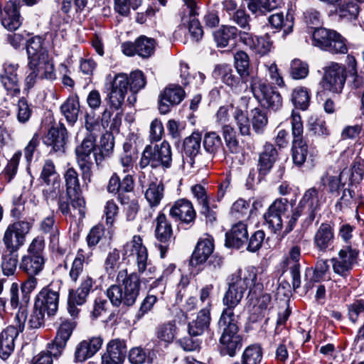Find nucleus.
Wrapping results in <instances>:
<instances>
[{"label": "nucleus", "mask_w": 364, "mask_h": 364, "mask_svg": "<svg viewBox=\"0 0 364 364\" xmlns=\"http://www.w3.org/2000/svg\"><path fill=\"white\" fill-rule=\"evenodd\" d=\"M250 212V203L244 199L240 198L232 205L230 213L235 218H240L247 216Z\"/></svg>", "instance_id": "nucleus-64"}, {"label": "nucleus", "mask_w": 364, "mask_h": 364, "mask_svg": "<svg viewBox=\"0 0 364 364\" xmlns=\"http://www.w3.org/2000/svg\"><path fill=\"white\" fill-rule=\"evenodd\" d=\"M290 73L294 79L305 78L309 73V66L299 59H294L291 63Z\"/></svg>", "instance_id": "nucleus-60"}, {"label": "nucleus", "mask_w": 364, "mask_h": 364, "mask_svg": "<svg viewBox=\"0 0 364 364\" xmlns=\"http://www.w3.org/2000/svg\"><path fill=\"white\" fill-rule=\"evenodd\" d=\"M309 131L318 136L328 135V130L323 119L316 117H311L308 121Z\"/></svg>", "instance_id": "nucleus-63"}, {"label": "nucleus", "mask_w": 364, "mask_h": 364, "mask_svg": "<svg viewBox=\"0 0 364 364\" xmlns=\"http://www.w3.org/2000/svg\"><path fill=\"white\" fill-rule=\"evenodd\" d=\"M323 199V189L321 186L318 188H311L305 191L297 207L308 214L309 223L315 219V214L321 207Z\"/></svg>", "instance_id": "nucleus-12"}, {"label": "nucleus", "mask_w": 364, "mask_h": 364, "mask_svg": "<svg viewBox=\"0 0 364 364\" xmlns=\"http://www.w3.org/2000/svg\"><path fill=\"white\" fill-rule=\"evenodd\" d=\"M261 280L254 267L240 270L232 276L229 288L223 299L226 307L223 309L218 322L220 328H223L220 342L230 356H234L237 349L242 346V338L237 333L238 316L235 314L234 309L240 303L247 289L250 290L248 298L251 299L257 292L263 290Z\"/></svg>", "instance_id": "nucleus-1"}, {"label": "nucleus", "mask_w": 364, "mask_h": 364, "mask_svg": "<svg viewBox=\"0 0 364 364\" xmlns=\"http://www.w3.org/2000/svg\"><path fill=\"white\" fill-rule=\"evenodd\" d=\"M213 75L215 78H220L221 80L230 87L231 89L237 91L240 84V80L233 75V70L231 67L227 64L218 65L215 66Z\"/></svg>", "instance_id": "nucleus-33"}, {"label": "nucleus", "mask_w": 364, "mask_h": 364, "mask_svg": "<svg viewBox=\"0 0 364 364\" xmlns=\"http://www.w3.org/2000/svg\"><path fill=\"white\" fill-rule=\"evenodd\" d=\"M27 318L26 310L20 307L14 318V323L8 326L0 336V358L6 360L14 349V341L25 328Z\"/></svg>", "instance_id": "nucleus-6"}, {"label": "nucleus", "mask_w": 364, "mask_h": 364, "mask_svg": "<svg viewBox=\"0 0 364 364\" xmlns=\"http://www.w3.org/2000/svg\"><path fill=\"white\" fill-rule=\"evenodd\" d=\"M45 183L46 186L43 190L44 198L48 202L55 200L61 193L60 181H55Z\"/></svg>", "instance_id": "nucleus-62"}, {"label": "nucleus", "mask_w": 364, "mask_h": 364, "mask_svg": "<svg viewBox=\"0 0 364 364\" xmlns=\"http://www.w3.org/2000/svg\"><path fill=\"white\" fill-rule=\"evenodd\" d=\"M289 203L285 198L277 199L269 207L264 218L268 228L274 232H280L283 227V218H287Z\"/></svg>", "instance_id": "nucleus-10"}, {"label": "nucleus", "mask_w": 364, "mask_h": 364, "mask_svg": "<svg viewBox=\"0 0 364 364\" xmlns=\"http://www.w3.org/2000/svg\"><path fill=\"white\" fill-rule=\"evenodd\" d=\"M1 14V24L8 31H14L20 28L23 17L19 11V3L16 0H10L5 5Z\"/></svg>", "instance_id": "nucleus-17"}, {"label": "nucleus", "mask_w": 364, "mask_h": 364, "mask_svg": "<svg viewBox=\"0 0 364 364\" xmlns=\"http://www.w3.org/2000/svg\"><path fill=\"white\" fill-rule=\"evenodd\" d=\"M300 259L301 247L299 245L292 246L285 260V265L290 272L292 287L295 291L301 286Z\"/></svg>", "instance_id": "nucleus-22"}, {"label": "nucleus", "mask_w": 364, "mask_h": 364, "mask_svg": "<svg viewBox=\"0 0 364 364\" xmlns=\"http://www.w3.org/2000/svg\"><path fill=\"white\" fill-rule=\"evenodd\" d=\"M235 68L242 77L249 75L250 59L248 55L242 50L237 51L234 55Z\"/></svg>", "instance_id": "nucleus-53"}, {"label": "nucleus", "mask_w": 364, "mask_h": 364, "mask_svg": "<svg viewBox=\"0 0 364 364\" xmlns=\"http://www.w3.org/2000/svg\"><path fill=\"white\" fill-rule=\"evenodd\" d=\"M240 32L235 26H223L213 33L214 40L218 47L225 48L239 36Z\"/></svg>", "instance_id": "nucleus-34"}, {"label": "nucleus", "mask_w": 364, "mask_h": 364, "mask_svg": "<svg viewBox=\"0 0 364 364\" xmlns=\"http://www.w3.org/2000/svg\"><path fill=\"white\" fill-rule=\"evenodd\" d=\"M80 103L77 96L69 97L60 106V112L70 124L75 123L78 117Z\"/></svg>", "instance_id": "nucleus-38"}, {"label": "nucleus", "mask_w": 364, "mask_h": 364, "mask_svg": "<svg viewBox=\"0 0 364 364\" xmlns=\"http://www.w3.org/2000/svg\"><path fill=\"white\" fill-rule=\"evenodd\" d=\"M233 117L236 122L240 133L243 136L250 134V123L247 113L237 108L233 113Z\"/></svg>", "instance_id": "nucleus-54"}, {"label": "nucleus", "mask_w": 364, "mask_h": 364, "mask_svg": "<svg viewBox=\"0 0 364 364\" xmlns=\"http://www.w3.org/2000/svg\"><path fill=\"white\" fill-rule=\"evenodd\" d=\"M291 152L294 164L298 166L303 165L308 154V146L303 139L293 140Z\"/></svg>", "instance_id": "nucleus-42"}, {"label": "nucleus", "mask_w": 364, "mask_h": 364, "mask_svg": "<svg viewBox=\"0 0 364 364\" xmlns=\"http://www.w3.org/2000/svg\"><path fill=\"white\" fill-rule=\"evenodd\" d=\"M359 13V7L356 3L348 1L341 4L336 10L340 18L351 20L355 18Z\"/></svg>", "instance_id": "nucleus-56"}, {"label": "nucleus", "mask_w": 364, "mask_h": 364, "mask_svg": "<svg viewBox=\"0 0 364 364\" xmlns=\"http://www.w3.org/2000/svg\"><path fill=\"white\" fill-rule=\"evenodd\" d=\"M240 41L259 55H265L272 49L273 42L268 34L258 36L247 31L239 33Z\"/></svg>", "instance_id": "nucleus-15"}, {"label": "nucleus", "mask_w": 364, "mask_h": 364, "mask_svg": "<svg viewBox=\"0 0 364 364\" xmlns=\"http://www.w3.org/2000/svg\"><path fill=\"white\" fill-rule=\"evenodd\" d=\"M251 90L255 97L268 108L277 110L282 107L280 94L274 90L265 81L257 77L252 78Z\"/></svg>", "instance_id": "nucleus-7"}, {"label": "nucleus", "mask_w": 364, "mask_h": 364, "mask_svg": "<svg viewBox=\"0 0 364 364\" xmlns=\"http://www.w3.org/2000/svg\"><path fill=\"white\" fill-rule=\"evenodd\" d=\"M18 68V63L6 61L2 65V69L0 72L1 84L12 95H17L21 92L17 73Z\"/></svg>", "instance_id": "nucleus-16"}, {"label": "nucleus", "mask_w": 364, "mask_h": 364, "mask_svg": "<svg viewBox=\"0 0 364 364\" xmlns=\"http://www.w3.org/2000/svg\"><path fill=\"white\" fill-rule=\"evenodd\" d=\"M310 97L307 90L304 87H296L291 94V102L294 106L302 110L308 108Z\"/></svg>", "instance_id": "nucleus-52"}, {"label": "nucleus", "mask_w": 364, "mask_h": 364, "mask_svg": "<svg viewBox=\"0 0 364 364\" xmlns=\"http://www.w3.org/2000/svg\"><path fill=\"white\" fill-rule=\"evenodd\" d=\"M186 95L183 89L177 85H169L160 94L159 110L161 114H166L171 111L172 107L180 104Z\"/></svg>", "instance_id": "nucleus-14"}, {"label": "nucleus", "mask_w": 364, "mask_h": 364, "mask_svg": "<svg viewBox=\"0 0 364 364\" xmlns=\"http://www.w3.org/2000/svg\"><path fill=\"white\" fill-rule=\"evenodd\" d=\"M67 130L63 125L51 127L43 138L47 146H52L54 151H63L66 143Z\"/></svg>", "instance_id": "nucleus-25"}, {"label": "nucleus", "mask_w": 364, "mask_h": 364, "mask_svg": "<svg viewBox=\"0 0 364 364\" xmlns=\"http://www.w3.org/2000/svg\"><path fill=\"white\" fill-rule=\"evenodd\" d=\"M358 255V251L346 246L342 248L337 257L331 259L333 272L342 277H346L352 269Z\"/></svg>", "instance_id": "nucleus-13"}, {"label": "nucleus", "mask_w": 364, "mask_h": 364, "mask_svg": "<svg viewBox=\"0 0 364 364\" xmlns=\"http://www.w3.org/2000/svg\"><path fill=\"white\" fill-rule=\"evenodd\" d=\"M251 122L256 133H262L268 122L266 112L259 108L252 109L251 111Z\"/></svg>", "instance_id": "nucleus-50"}, {"label": "nucleus", "mask_w": 364, "mask_h": 364, "mask_svg": "<svg viewBox=\"0 0 364 364\" xmlns=\"http://www.w3.org/2000/svg\"><path fill=\"white\" fill-rule=\"evenodd\" d=\"M323 77L324 89L333 92H341L346 79L345 65L336 62H330L323 68Z\"/></svg>", "instance_id": "nucleus-8"}, {"label": "nucleus", "mask_w": 364, "mask_h": 364, "mask_svg": "<svg viewBox=\"0 0 364 364\" xmlns=\"http://www.w3.org/2000/svg\"><path fill=\"white\" fill-rule=\"evenodd\" d=\"M330 43L326 51L333 54H345L348 52L346 40L338 33L334 31Z\"/></svg>", "instance_id": "nucleus-51"}, {"label": "nucleus", "mask_w": 364, "mask_h": 364, "mask_svg": "<svg viewBox=\"0 0 364 364\" xmlns=\"http://www.w3.org/2000/svg\"><path fill=\"white\" fill-rule=\"evenodd\" d=\"M92 256V252L89 248H81L77 252L69 270V277L76 282L84 269V263L88 264Z\"/></svg>", "instance_id": "nucleus-26"}, {"label": "nucleus", "mask_w": 364, "mask_h": 364, "mask_svg": "<svg viewBox=\"0 0 364 364\" xmlns=\"http://www.w3.org/2000/svg\"><path fill=\"white\" fill-rule=\"evenodd\" d=\"M53 284L43 288L35 299L34 305L46 314L48 316L55 314L58 308L59 294L53 289Z\"/></svg>", "instance_id": "nucleus-11"}, {"label": "nucleus", "mask_w": 364, "mask_h": 364, "mask_svg": "<svg viewBox=\"0 0 364 364\" xmlns=\"http://www.w3.org/2000/svg\"><path fill=\"white\" fill-rule=\"evenodd\" d=\"M156 336L161 342L171 343L176 334V326L173 321L159 324L156 328Z\"/></svg>", "instance_id": "nucleus-40"}, {"label": "nucleus", "mask_w": 364, "mask_h": 364, "mask_svg": "<svg viewBox=\"0 0 364 364\" xmlns=\"http://www.w3.org/2000/svg\"><path fill=\"white\" fill-rule=\"evenodd\" d=\"M344 172L343 170L338 176H331L328 173H323L321 177L319 183V186L323 189V192L326 186L328 188L330 193L338 192L345 185L344 183L341 182V177L343 176Z\"/></svg>", "instance_id": "nucleus-46"}, {"label": "nucleus", "mask_w": 364, "mask_h": 364, "mask_svg": "<svg viewBox=\"0 0 364 364\" xmlns=\"http://www.w3.org/2000/svg\"><path fill=\"white\" fill-rule=\"evenodd\" d=\"M107 81H109V87H107L109 102L117 109L122 107L129 86L131 92L135 94L146 85L145 77L139 70L132 72L129 77L124 73L117 74L113 78L109 76L107 77Z\"/></svg>", "instance_id": "nucleus-3"}, {"label": "nucleus", "mask_w": 364, "mask_h": 364, "mask_svg": "<svg viewBox=\"0 0 364 364\" xmlns=\"http://www.w3.org/2000/svg\"><path fill=\"white\" fill-rule=\"evenodd\" d=\"M334 31L324 28H315L312 34V44L321 50H326Z\"/></svg>", "instance_id": "nucleus-47"}, {"label": "nucleus", "mask_w": 364, "mask_h": 364, "mask_svg": "<svg viewBox=\"0 0 364 364\" xmlns=\"http://www.w3.org/2000/svg\"><path fill=\"white\" fill-rule=\"evenodd\" d=\"M45 257L25 255L19 263V269L28 275H38L43 269Z\"/></svg>", "instance_id": "nucleus-31"}, {"label": "nucleus", "mask_w": 364, "mask_h": 364, "mask_svg": "<svg viewBox=\"0 0 364 364\" xmlns=\"http://www.w3.org/2000/svg\"><path fill=\"white\" fill-rule=\"evenodd\" d=\"M32 113V108L27 100L24 97L19 99L16 105V118L18 122L21 124H26L31 119Z\"/></svg>", "instance_id": "nucleus-55"}, {"label": "nucleus", "mask_w": 364, "mask_h": 364, "mask_svg": "<svg viewBox=\"0 0 364 364\" xmlns=\"http://www.w3.org/2000/svg\"><path fill=\"white\" fill-rule=\"evenodd\" d=\"M103 339L94 336L80 342L75 348L74 359L76 363H82L92 357L102 347Z\"/></svg>", "instance_id": "nucleus-20"}, {"label": "nucleus", "mask_w": 364, "mask_h": 364, "mask_svg": "<svg viewBox=\"0 0 364 364\" xmlns=\"http://www.w3.org/2000/svg\"><path fill=\"white\" fill-rule=\"evenodd\" d=\"M124 255L135 257L141 278L136 273L128 275L126 269L118 272L117 281L122 284L123 288L120 285L113 284L106 291L107 298L114 306L122 304L132 306L139 296L141 280L144 283L149 282L156 275V267L147 263V250L143 245L140 236L134 235L132 240L124 246Z\"/></svg>", "instance_id": "nucleus-2"}, {"label": "nucleus", "mask_w": 364, "mask_h": 364, "mask_svg": "<svg viewBox=\"0 0 364 364\" xmlns=\"http://www.w3.org/2000/svg\"><path fill=\"white\" fill-rule=\"evenodd\" d=\"M213 238L211 236L207 235L204 238H200L191 257L192 264L198 265L206 262L213 254Z\"/></svg>", "instance_id": "nucleus-24"}, {"label": "nucleus", "mask_w": 364, "mask_h": 364, "mask_svg": "<svg viewBox=\"0 0 364 364\" xmlns=\"http://www.w3.org/2000/svg\"><path fill=\"white\" fill-rule=\"evenodd\" d=\"M201 136L198 133H193L183 141L184 154L191 159L197 156L200 151Z\"/></svg>", "instance_id": "nucleus-45"}, {"label": "nucleus", "mask_w": 364, "mask_h": 364, "mask_svg": "<svg viewBox=\"0 0 364 364\" xmlns=\"http://www.w3.org/2000/svg\"><path fill=\"white\" fill-rule=\"evenodd\" d=\"M170 215L176 220L183 223H193L196 217L193 204L187 199L176 200L169 210Z\"/></svg>", "instance_id": "nucleus-19"}, {"label": "nucleus", "mask_w": 364, "mask_h": 364, "mask_svg": "<svg viewBox=\"0 0 364 364\" xmlns=\"http://www.w3.org/2000/svg\"><path fill=\"white\" fill-rule=\"evenodd\" d=\"M262 290L259 292H257L252 296V298H248L250 304L253 306V310L255 314L258 316H264L265 311L267 310L268 306L271 302V296L268 294H259Z\"/></svg>", "instance_id": "nucleus-49"}, {"label": "nucleus", "mask_w": 364, "mask_h": 364, "mask_svg": "<svg viewBox=\"0 0 364 364\" xmlns=\"http://www.w3.org/2000/svg\"><path fill=\"white\" fill-rule=\"evenodd\" d=\"M31 229L28 222L18 221L6 228L4 235V243L11 252L17 251L25 242L26 235Z\"/></svg>", "instance_id": "nucleus-9"}, {"label": "nucleus", "mask_w": 364, "mask_h": 364, "mask_svg": "<svg viewBox=\"0 0 364 364\" xmlns=\"http://www.w3.org/2000/svg\"><path fill=\"white\" fill-rule=\"evenodd\" d=\"M136 54L142 58H149L154 54L156 41L154 38L141 36L136 40Z\"/></svg>", "instance_id": "nucleus-48"}, {"label": "nucleus", "mask_w": 364, "mask_h": 364, "mask_svg": "<svg viewBox=\"0 0 364 364\" xmlns=\"http://www.w3.org/2000/svg\"><path fill=\"white\" fill-rule=\"evenodd\" d=\"M109 105L110 108L105 109L102 112L101 124L104 129H109L111 132H119L122 124V112H117L113 116V112L111 109H114V107H112L110 103ZM118 109H117V110Z\"/></svg>", "instance_id": "nucleus-39"}, {"label": "nucleus", "mask_w": 364, "mask_h": 364, "mask_svg": "<svg viewBox=\"0 0 364 364\" xmlns=\"http://www.w3.org/2000/svg\"><path fill=\"white\" fill-rule=\"evenodd\" d=\"M26 68L24 79L25 90L29 91L38 80H54L56 79L54 63L49 55L28 60Z\"/></svg>", "instance_id": "nucleus-4"}, {"label": "nucleus", "mask_w": 364, "mask_h": 364, "mask_svg": "<svg viewBox=\"0 0 364 364\" xmlns=\"http://www.w3.org/2000/svg\"><path fill=\"white\" fill-rule=\"evenodd\" d=\"M335 235L333 227L327 223H323L315 232L313 245L319 252H326L333 246Z\"/></svg>", "instance_id": "nucleus-18"}, {"label": "nucleus", "mask_w": 364, "mask_h": 364, "mask_svg": "<svg viewBox=\"0 0 364 364\" xmlns=\"http://www.w3.org/2000/svg\"><path fill=\"white\" fill-rule=\"evenodd\" d=\"M263 352L260 346L250 345L245 348L241 357V364H260Z\"/></svg>", "instance_id": "nucleus-43"}, {"label": "nucleus", "mask_w": 364, "mask_h": 364, "mask_svg": "<svg viewBox=\"0 0 364 364\" xmlns=\"http://www.w3.org/2000/svg\"><path fill=\"white\" fill-rule=\"evenodd\" d=\"M210 312L208 309H201L196 318L188 323V333L190 336H200L208 329L210 321Z\"/></svg>", "instance_id": "nucleus-30"}, {"label": "nucleus", "mask_w": 364, "mask_h": 364, "mask_svg": "<svg viewBox=\"0 0 364 364\" xmlns=\"http://www.w3.org/2000/svg\"><path fill=\"white\" fill-rule=\"evenodd\" d=\"M40 178L44 183H50L55 181H60L58 174L54 163L50 160H46L41 173Z\"/></svg>", "instance_id": "nucleus-57"}, {"label": "nucleus", "mask_w": 364, "mask_h": 364, "mask_svg": "<svg viewBox=\"0 0 364 364\" xmlns=\"http://www.w3.org/2000/svg\"><path fill=\"white\" fill-rule=\"evenodd\" d=\"M277 157V151L269 143H266L258 160V171L262 176H265L272 169Z\"/></svg>", "instance_id": "nucleus-27"}, {"label": "nucleus", "mask_w": 364, "mask_h": 364, "mask_svg": "<svg viewBox=\"0 0 364 364\" xmlns=\"http://www.w3.org/2000/svg\"><path fill=\"white\" fill-rule=\"evenodd\" d=\"M126 352L125 342L119 338L113 339L107 345V351L102 356V364H122Z\"/></svg>", "instance_id": "nucleus-21"}, {"label": "nucleus", "mask_w": 364, "mask_h": 364, "mask_svg": "<svg viewBox=\"0 0 364 364\" xmlns=\"http://www.w3.org/2000/svg\"><path fill=\"white\" fill-rule=\"evenodd\" d=\"M225 235L226 242L230 246L239 249L247 241V225L243 222H239L232 225L230 232Z\"/></svg>", "instance_id": "nucleus-28"}, {"label": "nucleus", "mask_w": 364, "mask_h": 364, "mask_svg": "<svg viewBox=\"0 0 364 364\" xmlns=\"http://www.w3.org/2000/svg\"><path fill=\"white\" fill-rule=\"evenodd\" d=\"M186 6L189 13V20L188 21L189 33L194 41H198L202 38L203 31L199 21L196 18L198 15L196 11L197 5L194 1L188 0Z\"/></svg>", "instance_id": "nucleus-36"}, {"label": "nucleus", "mask_w": 364, "mask_h": 364, "mask_svg": "<svg viewBox=\"0 0 364 364\" xmlns=\"http://www.w3.org/2000/svg\"><path fill=\"white\" fill-rule=\"evenodd\" d=\"M173 234L171 223L164 213H160L156 218V236L161 242H167Z\"/></svg>", "instance_id": "nucleus-41"}, {"label": "nucleus", "mask_w": 364, "mask_h": 364, "mask_svg": "<svg viewBox=\"0 0 364 364\" xmlns=\"http://www.w3.org/2000/svg\"><path fill=\"white\" fill-rule=\"evenodd\" d=\"M75 327V322L73 320L63 321L57 331L55 338L57 340L61 341L63 343H67L70 339L73 329Z\"/></svg>", "instance_id": "nucleus-58"}, {"label": "nucleus", "mask_w": 364, "mask_h": 364, "mask_svg": "<svg viewBox=\"0 0 364 364\" xmlns=\"http://www.w3.org/2000/svg\"><path fill=\"white\" fill-rule=\"evenodd\" d=\"M247 8L252 14L264 15L272 10L269 0H247Z\"/></svg>", "instance_id": "nucleus-59"}, {"label": "nucleus", "mask_w": 364, "mask_h": 364, "mask_svg": "<svg viewBox=\"0 0 364 364\" xmlns=\"http://www.w3.org/2000/svg\"><path fill=\"white\" fill-rule=\"evenodd\" d=\"M203 147L206 152L215 155L223 149V142L220 135L215 132H209L203 137Z\"/></svg>", "instance_id": "nucleus-44"}, {"label": "nucleus", "mask_w": 364, "mask_h": 364, "mask_svg": "<svg viewBox=\"0 0 364 364\" xmlns=\"http://www.w3.org/2000/svg\"><path fill=\"white\" fill-rule=\"evenodd\" d=\"M66 194L68 198L82 197L78 173L74 168H69L64 173Z\"/></svg>", "instance_id": "nucleus-35"}, {"label": "nucleus", "mask_w": 364, "mask_h": 364, "mask_svg": "<svg viewBox=\"0 0 364 364\" xmlns=\"http://www.w3.org/2000/svg\"><path fill=\"white\" fill-rule=\"evenodd\" d=\"M70 205L67 202L60 198L58 200V209L64 215H69L73 218L82 220L85 215V201L83 197H72Z\"/></svg>", "instance_id": "nucleus-23"}, {"label": "nucleus", "mask_w": 364, "mask_h": 364, "mask_svg": "<svg viewBox=\"0 0 364 364\" xmlns=\"http://www.w3.org/2000/svg\"><path fill=\"white\" fill-rule=\"evenodd\" d=\"M26 50L28 60L49 55L45 39L36 36L27 40Z\"/></svg>", "instance_id": "nucleus-29"}, {"label": "nucleus", "mask_w": 364, "mask_h": 364, "mask_svg": "<svg viewBox=\"0 0 364 364\" xmlns=\"http://www.w3.org/2000/svg\"><path fill=\"white\" fill-rule=\"evenodd\" d=\"M230 20L242 29L250 31V21L251 18L243 9H237L231 16Z\"/></svg>", "instance_id": "nucleus-61"}, {"label": "nucleus", "mask_w": 364, "mask_h": 364, "mask_svg": "<svg viewBox=\"0 0 364 364\" xmlns=\"http://www.w3.org/2000/svg\"><path fill=\"white\" fill-rule=\"evenodd\" d=\"M95 149V137L88 134L75 148L77 163H92L91 154Z\"/></svg>", "instance_id": "nucleus-32"}, {"label": "nucleus", "mask_w": 364, "mask_h": 364, "mask_svg": "<svg viewBox=\"0 0 364 364\" xmlns=\"http://www.w3.org/2000/svg\"><path fill=\"white\" fill-rule=\"evenodd\" d=\"M172 164V153L170 144L164 141L161 144L145 146L141 156L139 165L144 168L150 165L152 168L162 166L169 168Z\"/></svg>", "instance_id": "nucleus-5"}, {"label": "nucleus", "mask_w": 364, "mask_h": 364, "mask_svg": "<svg viewBox=\"0 0 364 364\" xmlns=\"http://www.w3.org/2000/svg\"><path fill=\"white\" fill-rule=\"evenodd\" d=\"M164 195V186L161 181L156 178L149 184L145 191V198L151 207L159 205Z\"/></svg>", "instance_id": "nucleus-37"}]
</instances>
